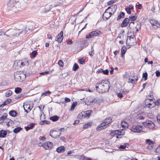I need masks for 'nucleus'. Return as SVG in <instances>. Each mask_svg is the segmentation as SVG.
<instances>
[{
  "mask_svg": "<svg viewBox=\"0 0 160 160\" xmlns=\"http://www.w3.org/2000/svg\"><path fill=\"white\" fill-rule=\"evenodd\" d=\"M109 88V82L107 80H103L97 83L96 85L97 91L100 93L108 91Z\"/></svg>",
  "mask_w": 160,
  "mask_h": 160,
  "instance_id": "f257e3e1",
  "label": "nucleus"
},
{
  "mask_svg": "<svg viewBox=\"0 0 160 160\" xmlns=\"http://www.w3.org/2000/svg\"><path fill=\"white\" fill-rule=\"evenodd\" d=\"M14 79L17 82H21L22 81L25 77V75L22 72L17 71L14 73Z\"/></svg>",
  "mask_w": 160,
  "mask_h": 160,
  "instance_id": "f03ea898",
  "label": "nucleus"
},
{
  "mask_svg": "<svg viewBox=\"0 0 160 160\" xmlns=\"http://www.w3.org/2000/svg\"><path fill=\"white\" fill-rule=\"evenodd\" d=\"M143 125L147 128L150 130H154L155 129V125L151 121H147L143 122Z\"/></svg>",
  "mask_w": 160,
  "mask_h": 160,
  "instance_id": "7ed1b4c3",
  "label": "nucleus"
},
{
  "mask_svg": "<svg viewBox=\"0 0 160 160\" xmlns=\"http://www.w3.org/2000/svg\"><path fill=\"white\" fill-rule=\"evenodd\" d=\"M101 32L100 31L95 30L93 31L90 33L86 35V38H89L92 37L98 36L100 33Z\"/></svg>",
  "mask_w": 160,
  "mask_h": 160,
  "instance_id": "20e7f679",
  "label": "nucleus"
},
{
  "mask_svg": "<svg viewBox=\"0 0 160 160\" xmlns=\"http://www.w3.org/2000/svg\"><path fill=\"white\" fill-rule=\"evenodd\" d=\"M124 134L125 131L123 129H122L120 131L119 130L112 131L111 133V136L113 137L116 136L117 138H118V135H123Z\"/></svg>",
  "mask_w": 160,
  "mask_h": 160,
  "instance_id": "39448f33",
  "label": "nucleus"
},
{
  "mask_svg": "<svg viewBox=\"0 0 160 160\" xmlns=\"http://www.w3.org/2000/svg\"><path fill=\"white\" fill-rule=\"evenodd\" d=\"M143 126L137 125L134 127H133L131 128V130L135 132H143Z\"/></svg>",
  "mask_w": 160,
  "mask_h": 160,
  "instance_id": "423d86ee",
  "label": "nucleus"
},
{
  "mask_svg": "<svg viewBox=\"0 0 160 160\" xmlns=\"http://www.w3.org/2000/svg\"><path fill=\"white\" fill-rule=\"evenodd\" d=\"M134 36L128 37V38L127 40V43H128L130 46L134 45L135 43V39L134 38Z\"/></svg>",
  "mask_w": 160,
  "mask_h": 160,
  "instance_id": "0eeeda50",
  "label": "nucleus"
},
{
  "mask_svg": "<svg viewBox=\"0 0 160 160\" xmlns=\"http://www.w3.org/2000/svg\"><path fill=\"white\" fill-rule=\"evenodd\" d=\"M108 10H109L107 8L103 14L102 18L105 20H108L112 14L111 12H108Z\"/></svg>",
  "mask_w": 160,
  "mask_h": 160,
  "instance_id": "6e6552de",
  "label": "nucleus"
},
{
  "mask_svg": "<svg viewBox=\"0 0 160 160\" xmlns=\"http://www.w3.org/2000/svg\"><path fill=\"white\" fill-rule=\"evenodd\" d=\"M11 29V35L13 36H18L21 32V31H20V30L17 29V28H12Z\"/></svg>",
  "mask_w": 160,
  "mask_h": 160,
  "instance_id": "1a4fd4ad",
  "label": "nucleus"
},
{
  "mask_svg": "<svg viewBox=\"0 0 160 160\" xmlns=\"http://www.w3.org/2000/svg\"><path fill=\"white\" fill-rule=\"evenodd\" d=\"M61 135V132L59 131L55 130L51 131L50 133V135L54 138L58 137Z\"/></svg>",
  "mask_w": 160,
  "mask_h": 160,
  "instance_id": "9d476101",
  "label": "nucleus"
},
{
  "mask_svg": "<svg viewBox=\"0 0 160 160\" xmlns=\"http://www.w3.org/2000/svg\"><path fill=\"white\" fill-rule=\"evenodd\" d=\"M150 23L155 28H160V24L157 21L154 19H151L150 20Z\"/></svg>",
  "mask_w": 160,
  "mask_h": 160,
  "instance_id": "9b49d317",
  "label": "nucleus"
},
{
  "mask_svg": "<svg viewBox=\"0 0 160 160\" xmlns=\"http://www.w3.org/2000/svg\"><path fill=\"white\" fill-rule=\"evenodd\" d=\"M53 146V143L50 142H45L43 145V147L46 150L49 149Z\"/></svg>",
  "mask_w": 160,
  "mask_h": 160,
  "instance_id": "f8f14e48",
  "label": "nucleus"
},
{
  "mask_svg": "<svg viewBox=\"0 0 160 160\" xmlns=\"http://www.w3.org/2000/svg\"><path fill=\"white\" fill-rule=\"evenodd\" d=\"M108 127L107 124H106L104 121L97 128L96 130L97 131H100L102 129L106 128Z\"/></svg>",
  "mask_w": 160,
  "mask_h": 160,
  "instance_id": "ddd939ff",
  "label": "nucleus"
},
{
  "mask_svg": "<svg viewBox=\"0 0 160 160\" xmlns=\"http://www.w3.org/2000/svg\"><path fill=\"white\" fill-rule=\"evenodd\" d=\"M63 39V32L62 31L59 34H58V36H57L55 40L58 42L59 43H61L62 42Z\"/></svg>",
  "mask_w": 160,
  "mask_h": 160,
  "instance_id": "4468645a",
  "label": "nucleus"
},
{
  "mask_svg": "<svg viewBox=\"0 0 160 160\" xmlns=\"http://www.w3.org/2000/svg\"><path fill=\"white\" fill-rule=\"evenodd\" d=\"M129 22V19L128 18H125L122 22L121 24V26L122 27H126Z\"/></svg>",
  "mask_w": 160,
  "mask_h": 160,
  "instance_id": "2eb2a0df",
  "label": "nucleus"
},
{
  "mask_svg": "<svg viewBox=\"0 0 160 160\" xmlns=\"http://www.w3.org/2000/svg\"><path fill=\"white\" fill-rule=\"evenodd\" d=\"M94 99L91 97H88L85 100V103L86 104L88 105L93 102Z\"/></svg>",
  "mask_w": 160,
  "mask_h": 160,
  "instance_id": "dca6fc26",
  "label": "nucleus"
},
{
  "mask_svg": "<svg viewBox=\"0 0 160 160\" xmlns=\"http://www.w3.org/2000/svg\"><path fill=\"white\" fill-rule=\"evenodd\" d=\"M91 112V111L90 110H88L86 112H83V114L84 115V118H89Z\"/></svg>",
  "mask_w": 160,
  "mask_h": 160,
  "instance_id": "f3484780",
  "label": "nucleus"
},
{
  "mask_svg": "<svg viewBox=\"0 0 160 160\" xmlns=\"http://www.w3.org/2000/svg\"><path fill=\"white\" fill-rule=\"evenodd\" d=\"M128 144L127 143H125L123 145H120L119 148L121 149H125L126 150H128Z\"/></svg>",
  "mask_w": 160,
  "mask_h": 160,
  "instance_id": "a211bd4d",
  "label": "nucleus"
},
{
  "mask_svg": "<svg viewBox=\"0 0 160 160\" xmlns=\"http://www.w3.org/2000/svg\"><path fill=\"white\" fill-rule=\"evenodd\" d=\"M146 142L148 144V147H151L152 148L153 146V142L151 141L150 139H147L146 140Z\"/></svg>",
  "mask_w": 160,
  "mask_h": 160,
  "instance_id": "6ab92c4d",
  "label": "nucleus"
},
{
  "mask_svg": "<svg viewBox=\"0 0 160 160\" xmlns=\"http://www.w3.org/2000/svg\"><path fill=\"white\" fill-rule=\"evenodd\" d=\"M121 126L123 129H124L125 128H127L128 127V124L126 122L122 121L121 123Z\"/></svg>",
  "mask_w": 160,
  "mask_h": 160,
  "instance_id": "aec40b11",
  "label": "nucleus"
},
{
  "mask_svg": "<svg viewBox=\"0 0 160 160\" xmlns=\"http://www.w3.org/2000/svg\"><path fill=\"white\" fill-rule=\"evenodd\" d=\"M7 132L6 131L1 130L0 131V137L4 138L7 135Z\"/></svg>",
  "mask_w": 160,
  "mask_h": 160,
  "instance_id": "412c9836",
  "label": "nucleus"
},
{
  "mask_svg": "<svg viewBox=\"0 0 160 160\" xmlns=\"http://www.w3.org/2000/svg\"><path fill=\"white\" fill-rule=\"evenodd\" d=\"M65 150V148L63 146H61L57 149V151L58 152H62Z\"/></svg>",
  "mask_w": 160,
  "mask_h": 160,
  "instance_id": "4be33fe9",
  "label": "nucleus"
},
{
  "mask_svg": "<svg viewBox=\"0 0 160 160\" xmlns=\"http://www.w3.org/2000/svg\"><path fill=\"white\" fill-rule=\"evenodd\" d=\"M59 118V117L57 116H53L50 118V119L54 122L57 121Z\"/></svg>",
  "mask_w": 160,
  "mask_h": 160,
  "instance_id": "5701e85b",
  "label": "nucleus"
},
{
  "mask_svg": "<svg viewBox=\"0 0 160 160\" xmlns=\"http://www.w3.org/2000/svg\"><path fill=\"white\" fill-rule=\"evenodd\" d=\"M126 51V47L125 46H123L121 49V54L122 57H123V55L125 54Z\"/></svg>",
  "mask_w": 160,
  "mask_h": 160,
  "instance_id": "b1692460",
  "label": "nucleus"
},
{
  "mask_svg": "<svg viewBox=\"0 0 160 160\" xmlns=\"http://www.w3.org/2000/svg\"><path fill=\"white\" fill-rule=\"evenodd\" d=\"M111 121L112 119L110 118H106L104 121L105 123L106 124H107L108 126L109 124L111 122Z\"/></svg>",
  "mask_w": 160,
  "mask_h": 160,
  "instance_id": "393cba45",
  "label": "nucleus"
},
{
  "mask_svg": "<svg viewBox=\"0 0 160 160\" xmlns=\"http://www.w3.org/2000/svg\"><path fill=\"white\" fill-rule=\"evenodd\" d=\"M29 65V63L27 61H25L24 62H22L20 61V65L22 66H27Z\"/></svg>",
  "mask_w": 160,
  "mask_h": 160,
  "instance_id": "a878e982",
  "label": "nucleus"
},
{
  "mask_svg": "<svg viewBox=\"0 0 160 160\" xmlns=\"http://www.w3.org/2000/svg\"><path fill=\"white\" fill-rule=\"evenodd\" d=\"M125 16V13L123 12H122L120 13V14L118 16L117 20H120L121 18H123Z\"/></svg>",
  "mask_w": 160,
  "mask_h": 160,
  "instance_id": "bb28decb",
  "label": "nucleus"
},
{
  "mask_svg": "<svg viewBox=\"0 0 160 160\" xmlns=\"http://www.w3.org/2000/svg\"><path fill=\"white\" fill-rule=\"evenodd\" d=\"M108 9L109 10V9H111L112 10H113L114 11V12H115L116 9H117V6L116 5H113L111 6V7H109L108 8Z\"/></svg>",
  "mask_w": 160,
  "mask_h": 160,
  "instance_id": "cd10ccee",
  "label": "nucleus"
},
{
  "mask_svg": "<svg viewBox=\"0 0 160 160\" xmlns=\"http://www.w3.org/2000/svg\"><path fill=\"white\" fill-rule=\"evenodd\" d=\"M15 92L16 93H19L21 92L22 89L19 87H17L15 89Z\"/></svg>",
  "mask_w": 160,
  "mask_h": 160,
  "instance_id": "c85d7f7f",
  "label": "nucleus"
},
{
  "mask_svg": "<svg viewBox=\"0 0 160 160\" xmlns=\"http://www.w3.org/2000/svg\"><path fill=\"white\" fill-rule=\"evenodd\" d=\"M10 99H7L2 104L0 105V107H3L6 105L8 104L9 102Z\"/></svg>",
  "mask_w": 160,
  "mask_h": 160,
  "instance_id": "c756f323",
  "label": "nucleus"
},
{
  "mask_svg": "<svg viewBox=\"0 0 160 160\" xmlns=\"http://www.w3.org/2000/svg\"><path fill=\"white\" fill-rule=\"evenodd\" d=\"M92 123L91 122H88L87 123L85 124L83 127L84 129H87L88 128L90 127L91 126Z\"/></svg>",
  "mask_w": 160,
  "mask_h": 160,
  "instance_id": "7c9ffc66",
  "label": "nucleus"
},
{
  "mask_svg": "<svg viewBox=\"0 0 160 160\" xmlns=\"http://www.w3.org/2000/svg\"><path fill=\"white\" fill-rule=\"evenodd\" d=\"M22 129V128L21 127H18L14 129L13 132L14 133H17L20 131Z\"/></svg>",
  "mask_w": 160,
  "mask_h": 160,
  "instance_id": "2f4dec72",
  "label": "nucleus"
},
{
  "mask_svg": "<svg viewBox=\"0 0 160 160\" xmlns=\"http://www.w3.org/2000/svg\"><path fill=\"white\" fill-rule=\"evenodd\" d=\"M138 80V78H137L135 79L129 78V79L128 82L131 83H134L137 82Z\"/></svg>",
  "mask_w": 160,
  "mask_h": 160,
  "instance_id": "473e14b6",
  "label": "nucleus"
},
{
  "mask_svg": "<svg viewBox=\"0 0 160 160\" xmlns=\"http://www.w3.org/2000/svg\"><path fill=\"white\" fill-rule=\"evenodd\" d=\"M17 114V112L15 111H11V116L13 117H15L16 116Z\"/></svg>",
  "mask_w": 160,
  "mask_h": 160,
  "instance_id": "72a5a7b5",
  "label": "nucleus"
},
{
  "mask_svg": "<svg viewBox=\"0 0 160 160\" xmlns=\"http://www.w3.org/2000/svg\"><path fill=\"white\" fill-rule=\"evenodd\" d=\"M79 68V67L77 63H75L73 67V70L76 71Z\"/></svg>",
  "mask_w": 160,
  "mask_h": 160,
  "instance_id": "f704fd0d",
  "label": "nucleus"
},
{
  "mask_svg": "<svg viewBox=\"0 0 160 160\" xmlns=\"http://www.w3.org/2000/svg\"><path fill=\"white\" fill-rule=\"evenodd\" d=\"M77 102H73L72 105L70 109L71 110H73L74 109L75 106L77 105Z\"/></svg>",
  "mask_w": 160,
  "mask_h": 160,
  "instance_id": "c9c22d12",
  "label": "nucleus"
},
{
  "mask_svg": "<svg viewBox=\"0 0 160 160\" xmlns=\"http://www.w3.org/2000/svg\"><path fill=\"white\" fill-rule=\"evenodd\" d=\"M51 92L50 91H48L45 92L43 93H42V94L41 96H42L43 95H44V96H46L48 95V94H51Z\"/></svg>",
  "mask_w": 160,
  "mask_h": 160,
  "instance_id": "e433bc0d",
  "label": "nucleus"
},
{
  "mask_svg": "<svg viewBox=\"0 0 160 160\" xmlns=\"http://www.w3.org/2000/svg\"><path fill=\"white\" fill-rule=\"evenodd\" d=\"M78 118L79 119H81L82 118H84V115L83 114V112H82L81 113H80L78 116Z\"/></svg>",
  "mask_w": 160,
  "mask_h": 160,
  "instance_id": "4c0bfd02",
  "label": "nucleus"
},
{
  "mask_svg": "<svg viewBox=\"0 0 160 160\" xmlns=\"http://www.w3.org/2000/svg\"><path fill=\"white\" fill-rule=\"evenodd\" d=\"M20 61H15L14 63V66H18L20 67H21V66L20 65Z\"/></svg>",
  "mask_w": 160,
  "mask_h": 160,
  "instance_id": "58836bf2",
  "label": "nucleus"
},
{
  "mask_svg": "<svg viewBox=\"0 0 160 160\" xmlns=\"http://www.w3.org/2000/svg\"><path fill=\"white\" fill-rule=\"evenodd\" d=\"M129 20H130L132 21H133L136 19V18L135 16H130L129 17Z\"/></svg>",
  "mask_w": 160,
  "mask_h": 160,
  "instance_id": "ea45409f",
  "label": "nucleus"
},
{
  "mask_svg": "<svg viewBox=\"0 0 160 160\" xmlns=\"http://www.w3.org/2000/svg\"><path fill=\"white\" fill-rule=\"evenodd\" d=\"M58 64L61 67H63V66L64 63L61 60H59L58 62Z\"/></svg>",
  "mask_w": 160,
  "mask_h": 160,
  "instance_id": "a19ab883",
  "label": "nucleus"
},
{
  "mask_svg": "<svg viewBox=\"0 0 160 160\" xmlns=\"http://www.w3.org/2000/svg\"><path fill=\"white\" fill-rule=\"evenodd\" d=\"M148 74L147 72L143 73L142 75V77L145 78V80H146L147 79Z\"/></svg>",
  "mask_w": 160,
  "mask_h": 160,
  "instance_id": "79ce46f5",
  "label": "nucleus"
},
{
  "mask_svg": "<svg viewBox=\"0 0 160 160\" xmlns=\"http://www.w3.org/2000/svg\"><path fill=\"white\" fill-rule=\"evenodd\" d=\"M78 62L80 64H82L84 63L85 60L83 58L79 59L78 60Z\"/></svg>",
  "mask_w": 160,
  "mask_h": 160,
  "instance_id": "37998d69",
  "label": "nucleus"
},
{
  "mask_svg": "<svg viewBox=\"0 0 160 160\" xmlns=\"http://www.w3.org/2000/svg\"><path fill=\"white\" fill-rule=\"evenodd\" d=\"M24 106L26 108L29 110L30 111L31 109V107L29 105H25L23 106Z\"/></svg>",
  "mask_w": 160,
  "mask_h": 160,
  "instance_id": "c03bdc74",
  "label": "nucleus"
},
{
  "mask_svg": "<svg viewBox=\"0 0 160 160\" xmlns=\"http://www.w3.org/2000/svg\"><path fill=\"white\" fill-rule=\"evenodd\" d=\"M116 0H111V1H109L107 3L109 5H110L114 3H115L116 2Z\"/></svg>",
  "mask_w": 160,
  "mask_h": 160,
  "instance_id": "a18cd8bd",
  "label": "nucleus"
},
{
  "mask_svg": "<svg viewBox=\"0 0 160 160\" xmlns=\"http://www.w3.org/2000/svg\"><path fill=\"white\" fill-rule=\"evenodd\" d=\"M88 158L87 157H86L84 156H81L80 158V159L81 160H88Z\"/></svg>",
  "mask_w": 160,
  "mask_h": 160,
  "instance_id": "49530a36",
  "label": "nucleus"
},
{
  "mask_svg": "<svg viewBox=\"0 0 160 160\" xmlns=\"http://www.w3.org/2000/svg\"><path fill=\"white\" fill-rule=\"evenodd\" d=\"M102 72L103 74L105 75H108L109 73L107 69H106L105 70H104L103 69Z\"/></svg>",
  "mask_w": 160,
  "mask_h": 160,
  "instance_id": "de8ad7c7",
  "label": "nucleus"
},
{
  "mask_svg": "<svg viewBox=\"0 0 160 160\" xmlns=\"http://www.w3.org/2000/svg\"><path fill=\"white\" fill-rule=\"evenodd\" d=\"M35 125V124L34 123H33V122L30 123L29 124V126H30L29 127L31 128V129H32L33 128Z\"/></svg>",
  "mask_w": 160,
  "mask_h": 160,
  "instance_id": "09e8293b",
  "label": "nucleus"
},
{
  "mask_svg": "<svg viewBox=\"0 0 160 160\" xmlns=\"http://www.w3.org/2000/svg\"><path fill=\"white\" fill-rule=\"evenodd\" d=\"M126 10L127 12V13L129 14H130L131 13V9H129V8H126Z\"/></svg>",
  "mask_w": 160,
  "mask_h": 160,
  "instance_id": "8fccbe9b",
  "label": "nucleus"
},
{
  "mask_svg": "<svg viewBox=\"0 0 160 160\" xmlns=\"http://www.w3.org/2000/svg\"><path fill=\"white\" fill-rule=\"evenodd\" d=\"M37 52L36 51H33L32 53V57H34L35 56V55L37 54Z\"/></svg>",
  "mask_w": 160,
  "mask_h": 160,
  "instance_id": "3c124183",
  "label": "nucleus"
},
{
  "mask_svg": "<svg viewBox=\"0 0 160 160\" xmlns=\"http://www.w3.org/2000/svg\"><path fill=\"white\" fill-rule=\"evenodd\" d=\"M10 91L9 90L8 91H7L5 93V95L6 97H9L10 96Z\"/></svg>",
  "mask_w": 160,
  "mask_h": 160,
  "instance_id": "603ef678",
  "label": "nucleus"
},
{
  "mask_svg": "<svg viewBox=\"0 0 160 160\" xmlns=\"http://www.w3.org/2000/svg\"><path fill=\"white\" fill-rule=\"evenodd\" d=\"M137 8H138V9H140L142 8V6L141 4H139L138 5H136Z\"/></svg>",
  "mask_w": 160,
  "mask_h": 160,
  "instance_id": "864d4df0",
  "label": "nucleus"
},
{
  "mask_svg": "<svg viewBox=\"0 0 160 160\" xmlns=\"http://www.w3.org/2000/svg\"><path fill=\"white\" fill-rule=\"evenodd\" d=\"M134 22L133 21L131 22H130V23L129 25V28H132V26L134 24Z\"/></svg>",
  "mask_w": 160,
  "mask_h": 160,
  "instance_id": "5fc2aeb1",
  "label": "nucleus"
},
{
  "mask_svg": "<svg viewBox=\"0 0 160 160\" xmlns=\"http://www.w3.org/2000/svg\"><path fill=\"white\" fill-rule=\"evenodd\" d=\"M156 76L157 77H159L160 76V72L159 71H157L156 72Z\"/></svg>",
  "mask_w": 160,
  "mask_h": 160,
  "instance_id": "6e6d98bb",
  "label": "nucleus"
},
{
  "mask_svg": "<svg viewBox=\"0 0 160 160\" xmlns=\"http://www.w3.org/2000/svg\"><path fill=\"white\" fill-rule=\"evenodd\" d=\"M23 96L22 94H21L20 95H18L17 97H16V99H18Z\"/></svg>",
  "mask_w": 160,
  "mask_h": 160,
  "instance_id": "4d7b16f0",
  "label": "nucleus"
},
{
  "mask_svg": "<svg viewBox=\"0 0 160 160\" xmlns=\"http://www.w3.org/2000/svg\"><path fill=\"white\" fill-rule=\"evenodd\" d=\"M156 151L158 153H160V145L156 149Z\"/></svg>",
  "mask_w": 160,
  "mask_h": 160,
  "instance_id": "13d9d810",
  "label": "nucleus"
},
{
  "mask_svg": "<svg viewBox=\"0 0 160 160\" xmlns=\"http://www.w3.org/2000/svg\"><path fill=\"white\" fill-rule=\"evenodd\" d=\"M65 100L66 102H69L71 101L70 99L68 98H66Z\"/></svg>",
  "mask_w": 160,
  "mask_h": 160,
  "instance_id": "bf43d9fd",
  "label": "nucleus"
},
{
  "mask_svg": "<svg viewBox=\"0 0 160 160\" xmlns=\"http://www.w3.org/2000/svg\"><path fill=\"white\" fill-rule=\"evenodd\" d=\"M118 97L120 98H122L123 97L122 94L121 93H118Z\"/></svg>",
  "mask_w": 160,
  "mask_h": 160,
  "instance_id": "052dcab7",
  "label": "nucleus"
},
{
  "mask_svg": "<svg viewBox=\"0 0 160 160\" xmlns=\"http://www.w3.org/2000/svg\"><path fill=\"white\" fill-rule=\"evenodd\" d=\"M102 70L103 69L102 68H100V69H98V70H97V73H99L100 72H102Z\"/></svg>",
  "mask_w": 160,
  "mask_h": 160,
  "instance_id": "680f3d73",
  "label": "nucleus"
},
{
  "mask_svg": "<svg viewBox=\"0 0 160 160\" xmlns=\"http://www.w3.org/2000/svg\"><path fill=\"white\" fill-rule=\"evenodd\" d=\"M79 122V120H76L75 121H74V122L73 123V124L74 125H75L76 124H78V123Z\"/></svg>",
  "mask_w": 160,
  "mask_h": 160,
  "instance_id": "e2e57ef3",
  "label": "nucleus"
},
{
  "mask_svg": "<svg viewBox=\"0 0 160 160\" xmlns=\"http://www.w3.org/2000/svg\"><path fill=\"white\" fill-rule=\"evenodd\" d=\"M72 43V40L68 41L67 42V44H71Z\"/></svg>",
  "mask_w": 160,
  "mask_h": 160,
  "instance_id": "0e129e2a",
  "label": "nucleus"
},
{
  "mask_svg": "<svg viewBox=\"0 0 160 160\" xmlns=\"http://www.w3.org/2000/svg\"><path fill=\"white\" fill-rule=\"evenodd\" d=\"M47 37L49 39H52V36L51 35L48 34L47 35Z\"/></svg>",
  "mask_w": 160,
  "mask_h": 160,
  "instance_id": "69168bd1",
  "label": "nucleus"
},
{
  "mask_svg": "<svg viewBox=\"0 0 160 160\" xmlns=\"http://www.w3.org/2000/svg\"><path fill=\"white\" fill-rule=\"evenodd\" d=\"M25 128L26 130L27 131H28L30 129H31L29 127H25Z\"/></svg>",
  "mask_w": 160,
  "mask_h": 160,
  "instance_id": "338daca9",
  "label": "nucleus"
},
{
  "mask_svg": "<svg viewBox=\"0 0 160 160\" xmlns=\"http://www.w3.org/2000/svg\"><path fill=\"white\" fill-rule=\"evenodd\" d=\"M157 119L158 120H159L160 121V115L157 116Z\"/></svg>",
  "mask_w": 160,
  "mask_h": 160,
  "instance_id": "774afa93",
  "label": "nucleus"
}]
</instances>
